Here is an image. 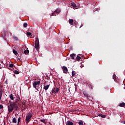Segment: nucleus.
<instances>
[{
  "label": "nucleus",
  "instance_id": "obj_1",
  "mask_svg": "<svg viewBox=\"0 0 125 125\" xmlns=\"http://www.w3.org/2000/svg\"><path fill=\"white\" fill-rule=\"evenodd\" d=\"M16 97V102H11L10 101L9 102L10 103V104L8 106V111L9 113H12L14 110H15V111L18 110V104L17 103L20 101V97L17 95Z\"/></svg>",
  "mask_w": 125,
  "mask_h": 125
},
{
  "label": "nucleus",
  "instance_id": "obj_2",
  "mask_svg": "<svg viewBox=\"0 0 125 125\" xmlns=\"http://www.w3.org/2000/svg\"><path fill=\"white\" fill-rule=\"evenodd\" d=\"M32 117H33V113L32 111L29 112L27 114V116H26L25 122L26 124H28L30 121H31V119H32Z\"/></svg>",
  "mask_w": 125,
  "mask_h": 125
},
{
  "label": "nucleus",
  "instance_id": "obj_3",
  "mask_svg": "<svg viewBox=\"0 0 125 125\" xmlns=\"http://www.w3.org/2000/svg\"><path fill=\"white\" fill-rule=\"evenodd\" d=\"M35 47L37 50V51H39L40 50V41H39V38H36V41L35 42Z\"/></svg>",
  "mask_w": 125,
  "mask_h": 125
},
{
  "label": "nucleus",
  "instance_id": "obj_4",
  "mask_svg": "<svg viewBox=\"0 0 125 125\" xmlns=\"http://www.w3.org/2000/svg\"><path fill=\"white\" fill-rule=\"evenodd\" d=\"M60 12H61L60 9H57L55 11L53 12L52 14H51L50 16H56V15H58V14H59Z\"/></svg>",
  "mask_w": 125,
  "mask_h": 125
},
{
  "label": "nucleus",
  "instance_id": "obj_5",
  "mask_svg": "<svg viewBox=\"0 0 125 125\" xmlns=\"http://www.w3.org/2000/svg\"><path fill=\"white\" fill-rule=\"evenodd\" d=\"M40 83H41V81H34L33 83V87L36 88V89H37V86H38V85H40Z\"/></svg>",
  "mask_w": 125,
  "mask_h": 125
},
{
  "label": "nucleus",
  "instance_id": "obj_6",
  "mask_svg": "<svg viewBox=\"0 0 125 125\" xmlns=\"http://www.w3.org/2000/svg\"><path fill=\"white\" fill-rule=\"evenodd\" d=\"M59 90H60L59 88L55 87L52 89L51 92L52 93H58V92H59Z\"/></svg>",
  "mask_w": 125,
  "mask_h": 125
},
{
  "label": "nucleus",
  "instance_id": "obj_7",
  "mask_svg": "<svg viewBox=\"0 0 125 125\" xmlns=\"http://www.w3.org/2000/svg\"><path fill=\"white\" fill-rule=\"evenodd\" d=\"M62 69L64 74H67V73H68V68H67V67L65 66H62Z\"/></svg>",
  "mask_w": 125,
  "mask_h": 125
},
{
  "label": "nucleus",
  "instance_id": "obj_8",
  "mask_svg": "<svg viewBox=\"0 0 125 125\" xmlns=\"http://www.w3.org/2000/svg\"><path fill=\"white\" fill-rule=\"evenodd\" d=\"M101 117V118H106V115H103L102 114H99L98 115L95 114V117Z\"/></svg>",
  "mask_w": 125,
  "mask_h": 125
},
{
  "label": "nucleus",
  "instance_id": "obj_9",
  "mask_svg": "<svg viewBox=\"0 0 125 125\" xmlns=\"http://www.w3.org/2000/svg\"><path fill=\"white\" fill-rule=\"evenodd\" d=\"M66 125H74V123L71 121H67Z\"/></svg>",
  "mask_w": 125,
  "mask_h": 125
},
{
  "label": "nucleus",
  "instance_id": "obj_10",
  "mask_svg": "<svg viewBox=\"0 0 125 125\" xmlns=\"http://www.w3.org/2000/svg\"><path fill=\"white\" fill-rule=\"evenodd\" d=\"M69 23L70 24V25H74V20L73 19H69Z\"/></svg>",
  "mask_w": 125,
  "mask_h": 125
},
{
  "label": "nucleus",
  "instance_id": "obj_11",
  "mask_svg": "<svg viewBox=\"0 0 125 125\" xmlns=\"http://www.w3.org/2000/svg\"><path fill=\"white\" fill-rule=\"evenodd\" d=\"M49 86L50 85H45V86H44L43 87V89H45V90H47V89H48V88H49Z\"/></svg>",
  "mask_w": 125,
  "mask_h": 125
},
{
  "label": "nucleus",
  "instance_id": "obj_12",
  "mask_svg": "<svg viewBox=\"0 0 125 125\" xmlns=\"http://www.w3.org/2000/svg\"><path fill=\"white\" fill-rule=\"evenodd\" d=\"M75 57H76V54H72L70 55L71 59H75Z\"/></svg>",
  "mask_w": 125,
  "mask_h": 125
},
{
  "label": "nucleus",
  "instance_id": "obj_13",
  "mask_svg": "<svg viewBox=\"0 0 125 125\" xmlns=\"http://www.w3.org/2000/svg\"><path fill=\"white\" fill-rule=\"evenodd\" d=\"M12 123H13V124H16V123H17V119L15 117L13 119Z\"/></svg>",
  "mask_w": 125,
  "mask_h": 125
},
{
  "label": "nucleus",
  "instance_id": "obj_14",
  "mask_svg": "<svg viewBox=\"0 0 125 125\" xmlns=\"http://www.w3.org/2000/svg\"><path fill=\"white\" fill-rule=\"evenodd\" d=\"M13 53L15 54V55H18V52H17L15 49L13 50Z\"/></svg>",
  "mask_w": 125,
  "mask_h": 125
},
{
  "label": "nucleus",
  "instance_id": "obj_15",
  "mask_svg": "<svg viewBox=\"0 0 125 125\" xmlns=\"http://www.w3.org/2000/svg\"><path fill=\"white\" fill-rule=\"evenodd\" d=\"M23 53L25 55H28L29 54V50H24Z\"/></svg>",
  "mask_w": 125,
  "mask_h": 125
},
{
  "label": "nucleus",
  "instance_id": "obj_16",
  "mask_svg": "<svg viewBox=\"0 0 125 125\" xmlns=\"http://www.w3.org/2000/svg\"><path fill=\"white\" fill-rule=\"evenodd\" d=\"M125 103H121L119 104V107H125Z\"/></svg>",
  "mask_w": 125,
  "mask_h": 125
},
{
  "label": "nucleus",
  "instance_id": "obj_17",
  "mask_svg": "<svg viewBox=\"0 0 125 125\" xmlns=\"http://www.w3.org/2000/svg\"><path fill=\"white\" fill-rule=\"evenodd\" d=\"M9 97L11 100H14V97H13V95L12 94H10L9 95Z\"/></svg>",
  "mask_w": 125,
  "mask_h": 125
},
{
  "label": "nucleus",
  "instance_id": "obj_18",
  "mask_svg": "<svg viewBox=\"0 0 125 125\" xmlns=\"http://www.w3.org/2000/svg\"><path fill=\"white\" fill-rule=\"evenodd\" d=\"M5 36H6L5 32L3 31V33H2V37L3 39H5Z\"/></svg>",
  "mask_w": 125,
  "mask_h": 125
},
{
  "label": "nucleus",
  "instance_id": "obj_19",
  "mask_svg": "<svg viewBox=\"0 0 125 125\" xmlns=\"http://www.w3.org/2000/svg\"><path fill=\"white\" fill-rule=\"evenodd\" d=\"M76 71L73 70L72 72V77H76Z\"/></svg>",
  "mask_w": 125,
  "mask_h": 125
},
{
  "label": "nucleus",
  "instance_id": "obj_20",
  "mask_svg": "<svg viewBox=\"0 0 125 125\" xmlns=\"http://www.w3.org/2000/svg\"><path fill=\"white\" fill-rule=\"evenodd\" d=\"M71 6H73V7L76 8L77 7V5L75 2L71 3Z\"/></svg>",
  "mask_w": 125,
  "mask_h": 125
},
{
  "label": "nucleus",
  "instance_id": "obj_21",
  "mask_svg": "<svg viewBox=\"0 0 125 125\" xmlns=\"http://www.w3.org/2000/svg\"><path fill=\"white\" fill-rule=\"evenodd\" d=\"M22 108L23 110H25V109H27V108H28V106L27 105V104H24L22 105Z\"/></svg>",
  "mask_w": 125,
  "mask_h": 125
},
{
  "label": "nucleus",
  "instance_id": "obj_22",
  "mask_svg": "<svg viewBox=\"0 0 125 125\" xmlns=\"http://www.w3.org/2000/svg\"><path fill=\"white\" fill-rule=\"evenodd\" d=\"M2 97V90H0V100L1 99Z\"/></svg>",
  "mask_w": 125,
  "mask_h": 125
},
{
  "label": "nucleus",
  "instance_id": "obj_23",
  "mask_svg": "<svg viewBox=\"0 0 125 125\" xmlns=\"http://www.w3.org/2000/svg\"><path fill=\"white\" fill-rule=\"evenodd\" d=\"M14 73V74H16V75H18L19 74H20V72L17 70H15Z\"/></svg>",
  "mask_w": 125,
  "mask_h": 125
},
{
  "label": "nucleus",
  "instance_id": "obj_24",
  "mask_svg": "<svg viewBox=\"0 0 125 125\" xmlns=\"http://www.w3.org/2000/svg\"><path fill=\"white\" fill-rule=\"evenodd\" d=\"M81 57L79 56H77V57H76V59L77 60V61H80V60H81Z\"/></svg>",
  "mask_w": 125,
  "mask_h": 125
},
{
  "label": "nucleus",
  "instance_id": "obj_25",
  "mask_svg": "<svg viewBox=\"0 0 125 125\" xmlns=\"http://www.w3.org/2000/svg\"><path fill=\"white\" fill-rule=\"evenodd\" d=\"M27 36H29L30 38L32 36V33H31V32H27Z\"/></svg>",
  "mask_w": 125,
  "mask_h": 125
},
{
  "label": "nucleus",
  "instance_id": "obj_26",
  "mask_svg": "<svg viewBox=\"0 0 125 125\" xmlns=\"http://www.w3.org/2000/svg\"><path fill=\"white\" fill-rule=\"evenodd\" d=\"M14 66V64L13 63H11L9 64V67L10 68H13Z\"/></svg>",
  "mask_w": 125,
  "mask_h": 125
},
{
  "label": "nucleus",
  "instance_id": "obj_27",
  "mask_svg": "<svg viewBox=\"0 0 125 125\" xmlns=\"http://www.w3.org/2000/svg\"><path fill=\"white\" fill-rule=\"evenodd\" d=\"M28 26V23H24V24H23V27H24V28H27V26Z\"/></svg>",
  "mask_w": 125,
  "mask_h": 125
},
{
  "label": "nucleus",
  "instance_id": "obj_28",
  "mask_svg": "<svg viewBox=\"0 0 125 125\" xmlns=\"http://www.w3.org/2000/svg\"><path fill=\"white\" fill-rule=\"evenodd\" d=\"M21 120V117H19L18 119V125H19V123H20Z\"/></svg>",
  "mask_w": 125,
  "mask_h": 125
},
{
  "label": "nucleus",
  "instance_id": "obj_29",
  "mask_svg": "<svg viewBox=\"0 0 125 125\" xmlns=\"http://www.w3.org/2000/svg\"><path fill=\"white\" fill-rule=\"evenodd\" d=\"M40 122H42V123H43L44 124H45V119H41L40 120Z\"/></svg>",
  "mask_w": 125,
  "mask_h": 125
},
{
  "label": "nucleus",
  "instance_id": "obj_30",
  "mask_svg": "<svg viewBox=\"0 0 125 125\" xmlns=\"http://www.w3.org/2000/svg\"><path fill=\"white\" fill-rule=\"evenodd\" d=\"M79 125H83V122L80 121L78 123Z\"/></svg>",
  "mask_w": 125,
  "mask_h": 125
},
{
  "label": "nucleus",
  "instance_id": "obj_31",
  "mask_svg": "<svg viewBox=\"0 0 125 125\" xmlns=\"http://www.w3.org/2000/svg\"><path fill=\"white\" fill-rule=\"evenodd\" d=\"M0 109H3V105L2 104H0Z\"/></svg>",
  "mask_w": 125,
  "mask_h": 125
},
{
  "label": "nucleus",
  "instance_id": "obj_32",
  "mask_svg": "<svg viewBox=\"0 0 125 125\" xmlns=\"http://www.w3.org/2000/svg\"><path fill=\"white\" fill-rule=\"evenodd\" d=\"M24 105H26V104H25V102H22V106H23Z\"/></svg>",
  "mask_w": 125,
  "mask_h": 125
},
{
  "label": "nucleus",
  "instance_id": "obj_33",
  "mask_svg": "<svg viewBox=\"0 0 125 125\" xmlns=\"http://www.w3.org/2000/svg\"><path fill=\"white\" fill-rule=\"evenodd\" d=\"M18 60H19V61H21L20 58H18Z\"/></svg>",
  "mask_w": 125,
  "mask_h": 125
},
{
  "label": "nucleus",
  "instance_id": "obj_34",
  "mask_svg": "<svg viewBox=\"0 0 125 125\" xmlns=\"http://www.w3.org/2000/svg\"><path fill=\"white\" fill-rule=\"evenodd\" d=\"M122 85H124V86H125V84H124V82H123V84H122Z\"/></svg>",
  "mask_w": 125,
  "mask_h": 125
},
{
  "label": "nucleus",
  "instance_id": "obj_35",
  "mask_svg": "<svg viewBox=\"0 0 125 125\" xmlns=\"http://www.w3.org/2000/svg\"><path fill=\"white\" fill-rule=\"evenodd\" d=\"M84 96H87L85 94H84Z\"/></svg>",
  "mask_w": 125,
  "mask_h": 125
},
{
  "label": "nucleus",
  "instance_id": "obj_36",
  "mask_svg": "<svg viewBox=\"0 0 125 125\" xmlns=\"http://www.w3.org/2000/svg\"><path fill=\"white\" fill-rule=\"evenodd\" d=\"M0 69H1V66H0Z\"/></svg>",
  "mask_w": 125,
  "mask_h": 125
},
{
  "label": "nucleus",
  "instance_id": "obj_37",
  "mask_svg": "<svg viewBox=\"0 0 125 125\" xmlns=\"http://www.w3.org/2000/svg\"><path fill=\"white\" fill-rule=\"evenodd\" d=\"M124 124H125V121H124Z\"/></svg>",
  "mask_w": 125,
  "mask_h": 125
}]
</instances>
